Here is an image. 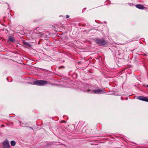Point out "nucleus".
Returning a JSON list of instances; mask_svg holds the SVG:
<instances>
[{"mask_svg":"<svg viewBox=\"0 0 148 148\" xmlns=\"http://www.w3.org/2000/svg\"><path fill=\"white\" fill-rule=\"evenodd\" d=\"M48 82L43 80H36L33 82L34 84L37 85L43 86L48 84Z\"/></svg>","mask_w":148,"mask_h":148,"instance_id":"1","label":"nucleus"},{"mask_svg":"<svg viewBox=\"0 0 148 148\" xmlns=\"http://www.w3.org/2000/svg\"><path fill=\"white\" fill-rule=\"evenodd\" d=\"M66 17L67 18H68L69 17V16L67 15H66Z\"/></svg>","mask_w":148,"mask_h":148,"instance_id":"9","label":"nucleus"},{"mask_svg":"<svg viewBox=\"0 0 148 148\" xmlns=\"http://www.w3.org/2000/svg\"><path fill=\"white\" fill-rule=\"evenodd\" d=\"M137 99L141 101L148 102V98L145 97L139 96L137 97Z\"/></svg>","mask_w":148,"mask_h":148,"instance_id":"4","label":"nucleus"},{"mask_svg":"<svg viewBox=\"0 0 148 148\" xmlns=\"http://www.w3.org/2000/svg\"><path fill=\"white\" fill-rule=\"evenodd\" d=\"M96 41V43L99 45H104L107 43L105 40L102 39H97Z\"/></svg>","mask_w":148,"mask_h":148,"instance_id":"2","label":"nucleus"},{"mask_svg":"<svg viewBox=\"0 0 148 148\" xmlns=\"http://www.w3.org/2000/svg\"><path fill=\"white\" fill-rule=\"evenodd\" d=\"M11 145L12 146H14L16 144V142L14 140H12L11 141Z\"/></svg>","mask_w":148,"mask_h":148,"instance_id":"7","label":"nucleus"},{"mask_svg":"<svg viewBox=\"0 0 148 148\" xmlns=\"http://www.w3.org/2000/svg\"><path fill=\"white\" fill-rule=\"evenodd\" d=\"M136 7L138 9H144L145 7L140 4H137L136 5Z\"/></svg>","mask_w":148,"mask_h":148,"instance_id":"5","label":"nucleus"},{"mask_svg":"<svg viewBox=\"0 0 148 148\" xmlns=\"http://www.w3.org/2000/svg\"><path fill=\"white\" fill-rule=\"evenodd\" d=\"M147 86L148 87V85H147Z\"/></svg>","mask_w":148,"mask_h":148,"instance_id":"10","label":"nucleus"},{"mask_svg":"<svg viewBox=\"0 0 148 148\" xmlns=\"http://www.w3.org/2000/svg\"><path fill=\"white\" fill-rule=\"evenodd\" d=\"M102 91L101 90L99 89H95L92 91V92L94 93H100Z\"/></svg>","mask_w":148,"mask_h":148,"instance_id":"6","label":"nucleus"},{"mask_svg":"<svg viewBox=\"0 0 148 148\" xmlns=\"http://www.w3.org/2000/svg\"><path fill=\"white\" fill-rule=\"evenodd\" d=\"M9 40L11 41L12 42H14L15 40L14 38L13 37H10L9 38Z\"/></svg>","mask_w":148,"mask_h":148,"instance_id":"8","label":"nucleus"},{"mask_svg":"<svg viewBox=\"0 0 148 148\" xmlns=\"http://www.w3.org/2000/svg\"><path fill=\"white\" fill-rule=\"evenodd\" d=\"M90 91V90H88V91Z\"/></svg>","mask_w":148,"mask_h":148,"instance_id":"11","label":"nucleus"},{"mask_svg":"<svg viewBox=\"0 0 148 148\" xmlns=\"http://www.w3.org/2000/svg\"><path fill=\"white\" fill-rule=\"evenodd\" d=\"M3 148H9L10 145L8 141L7 140H5L3 143Z\"/></svg>","mask_w":148,"mask_h":148,"instance_id":"3","label":"nucleus"}]
</instances>
